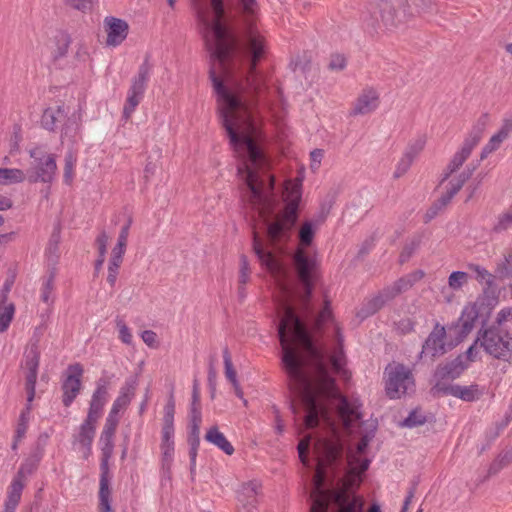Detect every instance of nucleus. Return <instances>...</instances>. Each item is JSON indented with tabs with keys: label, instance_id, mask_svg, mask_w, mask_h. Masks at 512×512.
<instances>
[{
	"label": "nucleus",
	"instance_id": "nucleus-50",
	"mask_svg": "<svg viewBox=\"0 0 512 512\" xmlns=\"http://www.w3.org/2000/svg\"><path fill=\"white\" fill-rule=\"evenodd\" d=\"M413 162L414 161L411 160V158H408L407 156H405L403 154V156L401 157V159L399 160V162L396 166V169L394 172V178H400L403 175H405L407 173V171L410 169Z\"/></svg>",
	"mask_w": 512,
	"mask_h": 512
},
{
	"label": "nucleus",
	"instance_id": "nucleus-20",
	"mask_svg": "<svg viewBox=\"0 0 512 512\" xmlns=\"http://www.w3.org/2000/svg\"><path fill=\"white\" fill-rule=\"evenodd\" d=\"M107 44L117 46L123 42L127 36L128 24L121 19L107 17L105 19Z\"/></svg>",
	"mask_w": 512,
	"mask_h": 512
},
{
	"label": "nucleus",
	"instance_id": "nucleus-14",
	"mask_svg": "<svg viewBox=\"0 0 512 512\" xmlns=\"http://www.w3.org/2000/svg\"><path fill=\"white\" fill-rule=\"evenodd\" d=\"M469 268L475 273L476 280L480 284L485 285L483 294L480 296V298L486 299L487 308L492 309L497 304L498 300V289L497 285L495 284V276L491 274L487 269L479 265L472 264L469 266Z\"/></svg>",
	"mask_w": 512,
	"mask_h": 512
},
{
	"label": "nucleus",
	"instance_id": "nucleus-62",
	"mask_svg": "<svg viewBox=\"0 0 512 512\" xmlns=\"http://www.w3.org/2000/svg\"><path fill=\"white\" fill-rule=\"evenodd\" d=\"M511 132H512V115L503 120L501 128L499 129V131L497 133H499L502 136V138L507 139Z\"/></svg>",
	"mask_w": 512,
	"mask_h": 512
},
{
	"label": "nucleus",
	"instance_id": "nucleus-51",
	"mask_svg": "<svg viewBox=\"0 0 512 512\" xmlns=\"http://www.w3.org/2000/svg\"><path fill=\"white\" fill-rule=\"evenodd\" d=\"M30 417L20 414L15 430L16 440H22L28 429Z\"/></svg>",
	"mask_w": 512,
	"mask_h": 512
},
{
	"label": "nucleus",
	"instance_id": "nucleus-2",
	"mask_svg": "<svg viewBox=\"0 0 512 512\" xmlns=\"http://www.w3.org/2000/svg\"><path fill=\"white\" fill-rule=\"evenodd\" d=\"M294 266L299 281L303 285L301 306L303 317H300L288 300L281 303L282 317L278 326V336L282 347V364L289 380L290 389L302 399L307 413L304 424L306 428H315L319 423L320 407L312 382L304 371L307 358L317 365L319 371L317 392L326 397L339 400L338 412L346 428L361 418L359 405L350 402L340 394L335 380L329 375L324 365L323 353L315 345L307 328V321L313 320V326L319 330L324 323L332 319L330 302L325 300L323 309L314 316L310 308V297L313 290V271L315 262L303 249H298L293 256Z\"/></svg>",
	"mask_w": 512,
	"mask_h": 512
},
{
	"label": "nucleus",
	"instance_id": "nucleus-35",
	"mask_svg": "<svg viewBox=\"0 0 512 512\" xmlns=\"http://www.w3.org/2000/svg\"><path fill=\"white\" fill-rule=\"evenodd\" d=\"M315 228L310 221H306L302 224L299 230V242L302 246H309L314 238Z\"/></svg>",
	"mask_w": 512,
	"mask_h": 512
},
{
	"label": "nucleus",
	"instance_id": "nucleus-54",
	"mask_svg": "<svg viewBox=\"0 0 512 512\" xmlns=\"http://www.w3.org/2000/svg\"><path fill=\"white\" fill-rule=\"evenodd\" d=\"M108 240L109 237L105 231H102L96 238V244L100 256H106Z\"/></svg>",
	"mask_w": 512,
	"mask_h": 512
},
{
	"label": "nucleus",
	"instance_id": "nucleus-61",
	"mask_svg": "<svg viewBox=\"0 0 512 512\" xmlns=\"http://www.w3.org/2000/svg\"><path fill=\"white\" fill-rule=\"evenodd\" d=\"M395 290H396V288H395L394 284H392L390 286L383 288L379 292V294L384 299V301L387 303L399 295V293L396 292Z\"/></svg>",
	"mask_w": 512,
	"mask_h": 512
},
{
	"label": "nucleus",
	"instance_id": "nucleus-57",
	"mask_svg": "<svg viewBox=\"0 0 512 512\" xmlns=\"http://www.w3.org/2000/svg\"><path fill=\"white\" fill-rule=\"evenodd\" d=\"M394 286L396 288V292L401 294L404 291L409 290L413 285L411 283V280L409 279L408 275L399 278L397 281H395Z\"/></svg>",
	"mask_w": 512,
	"mask_h": 512
},
{
	"label": "nucleus",
	"instance_id": "nucleus-53",
	"mask_svg": "<svg viewBox=\"0 0 512 512\" xmlns=\"http://www.w3.org/2000/svg\"><path fill=\"white\" fill-rule=\"evenodd\" d=\"M328 67L331 70L341 71L346 67V58L341 54H334L330 58Z\"/></svg>",
	"mask_w": 512,
	"mask_h": 512
},
{
	"label": "nucleus",
	"instance_id": "nucleus-59",
	"mask_svg": "<svg viewBox=\"0 0 512 512\" xmlns=\"http://www.w3.org/2000/svg\"><path fill=\"white\" fill-rule=\"evenodd\" d=\"M324 156V151L322 149H314L310 153V159H311V168L313 170H316L319 168L321 161Z\"/></svg>",
	"mask_w": 512,
	"mask_h": 512
},
{
	"label": "nucleus",
	"instance_id": "nucleus-42",
	"mask_svg": "<svg viewBox=\"0 0 512 512\" xmlns=\"http://www.w3.org/2000/svg\"><path fill=\"white\" fill-rule=\"evenodd\" d=\"M426 422V416L421 410L415 409L403 421V425L409 428L423 425Z\"/></svg>",
	"mask_w": 512,
	"mask_h": 512
},
{
	"label": "nucleus",
	"instance_id": "nucleus-49",
	"mask_svg": "<svg viewBox=\"0 0 512 512\" xmlns=\"http://www.w3.org/2000/svg\"><path fill=\"white\" fill-rule=\"evenodd\" d=\"M420 241L419 240H412L411 242L407 243L399 256L400 263H405L409 260V258L414 254V252L419 247Z\"/></svg>",
	"mask_w": 512,
	"mask_h": 512
},
{
	"label": "nucleus",
	"instance_id": "nucleus-38",
	"mask_svg": "<svg viewBox=\"0 0 512 512\" xmlns=\"http://www.w3.org/2000/svg\"><path fill=\"white\" fill-rule=\"evenodd\" d=\"M38 378V371H27L25 376V390L28 402H33Z\"/></svg>",
	"mask_w": 512,
	"mask_h": 512
},
{
	"label": "nucleus",
	"instance_id": "nucleus-27",
	"mask_svg": "<svg viewBox=\"0 0 512 512\" xmlns=\"http://www.w3.org/2000/svg\"><path fill=\"white\" fill-rule=\"evenodd\" d=\"M238 501L242 508H256L257 505V487L253 483H246L238 493Z\"/></svg>",
	"mask_w": 512,
	"mask_h": 512
},
{
	"label": "nucleus",
	"instance_id": "nucleus-3",
	"mask_svg": "<svg viewBox=\"0 0 512 512\" xmlns=\"http://www.w3.org/2000/svg\"><path fill=\"white\" fill-rule=\"evenodd\" d=\"M373 436V434L364 435L355 449L348 450L347 487L358 484L361 481V475L368 469L370 461L364 457V454ZM331 496L338 507L337 512H363V500L349 492L348 488L333 491Z\"/></svg>",
	"mask_w": 512,
	"mask_h": 512
},
{
	"label": "nucleus",
	"instance_id": "nucleus-13",
	"mask_svg": "<svg viewBox=\"0 0 512 512\" xmlns=\"http://www.w3.org/2000/svg\"><path fill=\"white\" fill-rule=\"evenodd\" d=\"M445 339V327L436 323L422 345L420 358L429 357L431 360H434L435 358L444 355L447 352Z\"/></svg>",
	"mask_w": 512,
	"mask_h": 512
},
{
	"label": "nucleus",
	"instance_id": "nucleus-60",
	"mask_svg": "<svg viewBox=\"0 0 512 512\" xmlns=\"http://www.w3.org/2000/svg\"><path fill=\"white\" fill-rule=\"evenodd\" d=\"M54 287V274H51L43 285L42 300L48 302L50 294Z\"/></svg>",
	"mask_w": 512,
	"mask_h": 512
},
{
	"label": "nucleus",
	"instance_id": "nucleus-40",
	"mask_svg": "<svg viewBox=\"0 0 512 512\" xmlns=\"http://www.w3.org/2000/svg\"><path fill=\"white\" fill-rule=\"evenodd\" d=\"M14 313L15 306L12 303L5 306L4 310L0 313V333L5 332L9 328V325L13 320Z\"/></svg>",
	"mask_w": 512,
	"mask_h": 512
},
{
	"label": "nucleus",
	"instance_id": "nucleus-41",
	"mask_svg": "<svg viewBox=\"0 0 512 512\" xmlns=\"http://www.w3.org/2000/svg\"><path fill=\"white\" fill-rule=\"evenodd\" d=\"M468 278L469 276L466 272L454 271L448 278L449 287L453 290H458L468 282Z\"/></svg>",
	"mask_w": 512,
	"mask_h": 512
},
{
	"label": "nucleus",
	"instance_id": "nucleus-34",
	"mask_svg": "<svg viewBox=\"0 0 512 512\" xmlns=\"http://www.w3.org/2000/svg\"><path fill=\"white\" fill-rule=\"evenodd\" d=\"M425 145L426 137L419 136L416 139L412 140L407 145L404 155L407 156L408 158H411V160L414 161L418 157V155L423 151Z\"/></svg>",
	"mask_w": 512,
	"mask_h": 512
},
{
	"label": "nucleus",
	"instance_id": "nucleus-19",
	"mask_svg": "<svg viewBox=\"0 0 512 512\" xmlns=\"http://www.w3.org/2000/svg\"><path fill=\"white\" fill-rule=\"evenodd\" d=\"M485 309L487 313L491 310L487 308V300L480 297L475 303L465 306L460 317L463 333H469L473 329L475 321Z\"/></svg>",
	"mask_w": 512,
	"mask_h": 512
},
{
	"label": "nucleus",
	"instance_id": "nucleus-5",
	"mask_svg": "<svg viewBox=\"0 0 512 512\" xmlns=\"http://www.w3.org/2000/svg\"><path fill=\"white\" fill-rule=\"evenodd\" d=\"M471 152L472 149L462 144L460 150L453 155L452 159L443 170L439 185H442L447 180L449 181L446 187V191L438 200L433 203L427 212L428 220L432 219L438 213V211L445 208L451 202L454 196L462 189L464 184L471 178L476 169V166L468 165L461 173L452 177V175L457 172L464 164V162L469 158Z\"/></svg>",
	"mask_w": 512,
	"mask_h": 512
},
{
	"label": "nucleus",
	"instance_id": "nucleus-45",
	"mask_svg": "<svg viewBox=\"0 0 512 512\" xmlns=\"http://www.w3.org/2000/svg\"><path fill=\"white\" fill-rule=\"evenodd\" d=\"M115 321H116V326H117L118 331H119V338H120V340L123 343L127 344V345L132 344L133 336H132V334L130 332V329L128 328V326L124 322V320L119 318V317H117Z\"/></svg>",
	"mask_w": 512,
	"mask_h": 512
},
{
	"label": "nucleus",
	"instance_id": "nucleus-8",
	"mask_svg": "<svg viewBox=\"0 0 512 512\" xmlns=\"http://www.w3.org/2000/svg\"><path fill=\"white\" fill-rule=\"evenodd\" d=\"M385 391L390 399H398L414 391L415 381L411 370L401 363H392L385 368Z\"/></svg>",
	"mask_w": 512,
	"mask_h": 512
},
{
	"label": "nucleus",
	"instance_id": "nucleus-64",
	"mask_svg": "<svg viewBox=\"0 0 512 512\" xmlns=\"http://www.w3.org/2000/svg\"><path fill=\"white\" fill-rule=\"evenodd\" d=\"M512 319V308H504L498 314L496 318V327H500L504 322Z\"/></svg>",
	"mask_w": 512,
	"mask_h": 512
},
{
	"label": "nucleus",
	"instance_id": "nucleus-15",
	"mask_svg": "<svg viewBox=\"0 0 512 512\" xmlns=\"http://www.w3.org/2000/svg\"><path fill=\"white\" fill-rule=\"evenodd\" d=\"M108 381L100 378L96 382V389L94 390L86 417V421L96 424L102 415L103 408L108 398Z\"/></svg>",
	"mask_w": 512,
	"mask_h": 512
},
{
	"label": "nucleus",
	"instance_id": "nucleus-32",
	"mask_svg": "<svg viewBox=\"0 0 512 512\" xmlns=\"http://www.w3.org/2000/svg\"><path fill=\"white\" fill-rule=\"evenodd\" d=\"M512 228V205L504 212L498 215L493 226V231L502 233Z\"/></svg>",
	"mask_w": 512,
	"mask_h": 512
},
{
	"label": "nucleus",
	"instance_id": "nucleus-26",
	"mask_svg": "<svg viewBox=\"0 0 512 512\" xmlns=\"http://www.w3.org/2000/svg\"><path fill=\"white\" fill-rule=\"evenodd\" d=\"M205 440L215 445L227 455H232L234 453L233 445L227 440L225 435L219 431L217 426H212L206 432Z\"/></svg>",
	"mask_w": 512,
	"mask_h": 512
},
{
	"label": "nucleus",
	"instance_id": "nucleus-36",
	"mask_svg": "<svg viewBox=\"0 0 512 512\" xmlns=\"http://www.w3.org/2000/svg\"><path fill=\"white\" fill-rule=\"evenodd\" d=\"M71 43L70 35L66 32H60L56 36L57 48L55 50V58L64 57Z\"/></svg>",
	"mask_w": 512,
	"mask_h": 512
},
{
	"label": "nucleus",
	"instance_id": "nucleus-44",
	"mask_svg": "<svg viewBox=\"0 0 512 512\" xmlns=\"http://www.w3.org/2000/svg\"><path fill=\"white\" fill-rule=\"evenodd\" d=\"M22 471L18 472V475L13 479L9 486L8 496L21 499V494L24 488Z\"/></svg>",
	"mask_w": 512,
	"mask_h": 512
},
{
	"label": "nucleus",
	"instance_id": "nucleus-55",
	"mask_svg": "<svg viewBox=\"0 0 512 512\" xmlns=\"http://www.w3.org/2000/svg\"><path fill=\"white\" fill-rule=\"evenodd\" d=\"M174 426L168 425L162 427V443L170 448L173 445Z\"/></svg>",
	"mask_w": 512,
	"mask_h": 512
},
{
	"label": "nucleus",
	"instance_id": "nucleus-56",
	"mask_svg": "<svg viewBox=\"0 0 512 512\" xmlns=\"http://www.w3.org/2000/svg\"><path fill=\"white\" fill-rule=\"evenodd\" d=\"M194 409L196 411H201L200 394H199V389H198L197 381H194V384H193L192 402H191V407H190V413H193Z\"/></svg>",
	"mask_w": 512,
	"mask_h": 512
},
{
	"label": "nucleus",
	"instance_id": "nucleus-52",
	"mask_svg": "<svg viewBox=\"0 0 512 512\" xmlns=\"http://www.w3.org/2000/svg\"><path fill=\"white\" fill-rule=\"evenodd\" d=\"M118 423H119L118 416L109 413L107 418H106L105 425H104V428H103L102 432L106 433V434H113V435H115Z\"/></svg>",
	"mask_w": 512,
	"mask_h": 512
},
{
	"label": "nucleus",
	"instance_id": "nucleus-46",
	"mask_svg": "<svg viewBox=\"0 0 512 512\" xmlns=\"http://www.w3.org/2000/svg\"><path fill=\"white\" fill-rule=\"evenodd\" d=\"M483 134H484L483 131L472 126V128H471L470 132L468 133L467 137L465 138L463 144L473 150L480 142Z\"/></svg>",
	"mask_w": 512,
	"mask_h": 512
},
{
	"label": "nucleus",
	"instance_id": "nucleus-22",
	"mask_svg": "<svg viewBox=\"0 0 512 512\" xmlns=\"http://www.w3.org/2000/svg\"><path fill=\"white\" fill-rule=\"evenodd\" d=\"M466 369L462 356L438 365L435 370V378L437 380H453L458 378Z\"/></svg>",
	"mask_w": 512,
	"mask_h": 512
},
{
	"label": "nucleus",
	"instance_id": "nucleus-39",
	"mask_svg": "<svg viewBox=\"0 0 512 512\" xmlns=\"http://www.w3.org/2000/svg\"><path fill=\"white\" fill-rule=\"evenodd\" d=\"M504 140L506 139L502 138L499 133L492 135L486 145L482 148L480 159L484 160L489 154L496 151Z\"/></svg>",
	"mask_w": 512,
	"mask_h": 512
},
{
	"label": "nucleus",
	"instance_id": "nucleus-6",
	"mask_svg": "<svg viewBox=\"0 0 512 512\" xmlns=\"http://www.w3.org/2000/svg\"><path fill=\"white\" fill-rule=\"evenodd\" d=\"M410 16L413 12L407 13L405 7L400 11L392 2L382 0L372 5L363 16V27L371 35L385 33L397 28Z\"/></svg>",
	"mask_w": 512,
	"mask_h": 512
},
{
	"label": "nucleus",
	"instance_id": "nucleus-63",
	"mask_svg": "<svg viewBox=\"0 0 512 512\" xmlns=\"http://www.w3.org/2000/svg\"><path fill=\"white\" fill-rule=\"evenodd\" d=\"M141 338L143 342L148 345L149 347H155L156 346V339L157 334L152 330H145L141 334Z\"/></svg>",
	"mask_w": 512,
	"mask_h": 512
},
{
	"label": "nucleus",
	"instance_id": "nucleus-4",
	"mask_svg": "<svg viewBox=\"0 0 512 512\" xmlns=\"http://www.w3.org/2000/svg\"><path fill=\"white\" fill-rule=\"evenodd\" d=\"M316 469L313 477L314 489L311 493L310 512H328L329 494L324 489L327 469L338 465L342 458L343 446L338 442L319 439L314 444Z\"/></svg>",
	"mask_w": 512,
	"mask_h": 512
},
{
	"label": "nucleus",
	"instance_id": "nucleus-18",
	"mask_svg": "<svg viewBox=\"0 0 512 512\" xmlns=\"http://www.w3.org/2000/svg\"><path fill=\"white\" fill-rule=\"evenodd\" d=\"M110 458L102 457L100 464L99 509L100 512H113L111 508V489L109 487V462Z\"/></svg>",
	"mask_w": 512,
	"mask_h": 512
},
{
	"label": "nucleus",
	"instance_id": "nucleus-1",
	"mask_svg": "<svg viewBox=\"0 0 512 512\" xmlns=\"http://www.w3.org/2000/svg\"><path fill=\"white\" fill-rule=\"evenodd\" d=\"M202 34L213 62L209 76L219 119L241 161L237 171L248 190L245 197L260 218L268 244L280 255L292 239L302 192L301 184H286L284 206L276 211L274 178L260 145L262 135L254 114L263 86L256 66L266 53V39L260 32Z\"/></svg>",
	"mask_w": 512,
	"mask_h": 512
},
{
	"label": "nucleus",
	"instance_id": "nucleus-33",
	"mask_svg": "<svg viewBox=\"0 0 512 512\" xmlns=\"http://www.w3.org/2000/svg\"><path fill=\"white\" fill-rule=\"evenodd\" d=\"M385 304H386V302L381 297V295L378 293L376 296H374L373 298L369 299L365 303V305L361 309L359 315H361L362 317H367L369 315H373L377 311H379Z\"/></svg>",
	"mask_w": 512,
	"mask_h": 512
},
{
	"label": "nucleus",
	"instance_id": "nucleus-30",
	"mask_svg": "<svg viewBox=\"0 0 512 512\" xmlns=\"http://www.w3.org/2000/svg\"><path fill=\"white\" fill-rule=\"evenodd\" d=\"M335 332H336V340L339 345V349L337 351H335V353L331 356L330 361H331V364H332V367L334 368V370L337 373H339L342 370V367L344 364V355H343V350H342L343 335H342L339 327L335 328Z\"/></svg>",
	"mask_w": 512,
	"mask_h": 512
},
{
	"label": "nucleus",
	"instance_id": "nucleus-37",
	"mask_svg": "<svg viewBox=\"0 0 512 512\" xmlns=\"http://www.w3.org/2000/svg\"><path fill=\"white\" fill-rule=\"evenodd\" d=\"M223 361H224V368H225V376H226L227 380L231 384H236V382H238L237 373L233 367L232 358H231L230 352L227 347L224 348V350H223Z\"/></svg>",
	"mask_w": 512,
	"mask_h": 512
},
{
	"label": "nucleus",
	"instance_id": "nucleus-43",
	"mask_svg": "<svg viewBox=\"0 0 512 512\" xmlns=\"http://www.w3.org/2000/svg\"><path fill=\"white\" fill-rule=\"evenodd\" d=\"M22 471L18 472V475L13 479L9 486L8 496L21 499V494L24 488Z\"/></svg>",
	"mask_w": 512,
	"mask_h": 512
},
{
	"label": "nucleus",
	"instance_id": "nucleus-24",
	"mask_svg": "<svg viewBox=\"0 0 512 512\" xmlns=\"http://www.w3.org/2000/svg\"><path fill=\"white\" fill-rule=\"evenodd\" d=\"M136 389L135 380H127L121 387L118 397L113 402L109 413L113 415L119 414L120 411L125 410L130 404Z\"/></svg>",
	"mask_w": 512,
	"mask_h": 512
},
{
	"label": "nucleus",
	"instance_id": "nucleus-23",
	"mask_svg": "<svg viewBox=\"0 0 512 512\" xmlns=\"http://www.w3.org/2000/svg\"><path fill=\"white\" fill-rule=\"evenodd\" d=\"M96 424L84 420L80 425L79 431L74 435V443H78L82 450L85 458L89 457L91 453V446L95 436Z\"/></svg>",
	"mask_w": 512,
	"mask_h": 512
},
{
	"label": "nucleus",
	"instance_id": "nucleus-31",
	"mask_svg": "<svg viewBox=\"0 0 512 512\" xmlns=\"http://www.w3.org/2000/svg\"><path fill=\"white\" fill-rule=\"evenodd\" d=\"M63 180L67 185H71L74 179V168L77 163V156L74 152L68 151L65 155Z\"/></svg>",
	"mask_w": 512,
	"mask_h": 512
},
{
	"label": "nucleus",
	"instance_id": "nucleus-12",
	"mask_svg": "<svg viewBox=\"0 0 512 512\" xmlns=\"http://www.w3.org/2000/svg\"><path fill=\"white\" fill-rule=\"evenodd\" d=\"M83 367L80 363L71 364L67 368V375L61 384L62 403L65 407H69L82 389L81 377L83 375Z\"/></svg>",
	"mask_w": 512,
	"mask_h": 512
},
{
	"label": "nucleus",
	"instance_id": "nucleus-17",
	"mask_svg": "<svg viewBox=\"0 0 512 512\" xmlns=\"http://www.w3.org/2000/svg\"><path fill=\"white\" fill-rule=\"evenodd\" d=\"M379 105V94L373 88L364 89L356 98L353 107L350 110V115H366L374 110Z\"/></svg>",
	"mask_w": 512,
	"mask_h": 512
},
{
	"label": "nucleus",
	"instance_id": "nucleus-29",
	"mask_svg": "<svg viewBox=\"0 0 512 512\" xmlns=\"http://www.w3.org/2000/svg\"><path fill=\"white\" fill-rule=\"evenodd\" d=\"M25 180V173L17 168H0V185L21 183Z\"/></svg>",
	"mask_w": 512,
	"mask_h": 512
},
{
	"label": "nucleus",
	"instance_id": "nucleus-25",
	"mask_svg": "<svg viewBox=\"0 0 512 512\" xmlns=\"http://www.w3.org/2000/svg\"><path fill=\"white\" fill-rule=\"evenodd\" d=\"M67 117L64 106L49 107L44 110L41 117V125L48 131H55L58 123H62Z\"/></svg>",
	"mask_w": 512,
	"mask_h": 512
},
{
	"label": "nucleus",
	"instance_id": "nucleus-21",
	"mask_svg": "<svg viewBox=\"0 0 512 512\" xmlns=\"http://www.w3.org/2000/svg\"><path fill=\"white\" fill-rule=\"evenodd\" d=\"M443 391L445 394L454 396L466 402L478 400L484 394V389L480 388L478 384H471L469 386L454 384L443 388Z\"/></svg>",
	"mask_w": 512,
	"mask_h": 512
},
{
	"label": "nucleus",
	"instance_id": "nucleus-47",
	"mask_svg": "<svg viewBox=\"0 0 512 512\" xmlns=\"http://www.w3.org/2000/svg\"><path fill=\"white\" fill-rule=\"evenodd\" d=\"M311 436L303 438L298 444V454L302 464L309 467L308 450L310 446Z\"/></svg>",
	"mask_w": 512,
	"mask_h": 512
},
{
	"label": "nucleus",
	"instance_id": "nucleus-48",
	"mask_svg": "<svg viewBox=\"0 0 512 512\" xmlns=\"http://www.w3.org/2000/svg\"><path fill=\"white\" fill-rule=\"evenodd\" d=\"M250 267L248 259L245 255L240 256L239 284L246 285L250 279Z\"/></svg>",
	"mask_w": 512,
	"mask_h": 512
},
{
	"label": "nucleus",
	"instance_id": "nucleus-58",
	"mask_svg": "<svg viewBox=\"0 0 512 512\" xmlns=\"http://www.w3.org/2000/svg\"><path fill=\"white\" fill-rule=\"evenodd\" d=\"M65 3L68 6L83 12L91 8L89 0H65Z\"/></svg>",
	"mask_w": 512,
	"mask_h": 512
},
{
	"label": "nucleus",
	"instance_id": "nucleus-9",
	"mask_svg": "<svg viewBox=\"0 0 512 512\" xmlns=\"http://www.w3.org/2000/svg\"><path fill=\"white\" fill-rule=\"evenodd\" d=\"M29 155L33 159V162L31 168L28 170V181L31 183H51L57 171L56 156L47 153L42 146L30 149Z\"/></svg>",
	"mask_w": 512,
	"mask_h": 512
},
{
	"label": "nucleus",
	"instance_id": "nucleus-16",
	"mask_svg": "<svg viewBox=\"0 0 512 512\" xmlns=\"http://www.w3.org/2000/svg\"><path fill=\"white\" fill-rule=\"evenodd\" d=\"M190 423H189V435H188V443L190 445V468L191 471L195 469L196 466V457L198 448L200 445V426L202 423V414L201 411H196L194 409L193 413H189Z\"/></svg>",
	"mask_w": 512,
	"mask_h": 512
},
{
	"label": "nucleus",
	"instance_id": "nucleus-7",
	"mask_svg": "<svg viewBox=\"0 0 512 512\" xmlns=\"http://www.w3.org/2000/svg\"><path fill=\"white\" fill-rule=\"evenodd\" d=\"M253 251L256 254L258 260L261 265L265 267L269 273L275 278L279 287L283 290V292L290 296V289L288 284L286 283V279L288 277V270L286 265L282 261L281 257L270 250H267L263 246L262 239L259 233L253 228Z\"/></svg>",
	"mask_w": 512,
	"mask_h": 512
},
{
	"label": "nucleus",
	"instance_id": "nucleus-28",
	"mask_svg": "<svg viewBox=\"0 0 512 512\" xmlns=\"http://www.w3.org/2000/svg\"><path fill=\"white\" fill-rule=\"evenodd\" d=\"M40 364V349L38 341L32 342L24 353L23 367L26 371H38Z\"/></svg>",
	"mask_w": 512,
	"mask_h": 512
},
{
	"label": "nucleus",
	"instance_id": "nucleus-10",
	"mask_svg": "<svg viewBox=\"0 0 512 512\" xmlns=\"http://www.w3.org/2000/svg\"><path fill=\"white\" fill-rule=\"evenodd\" d=\"M480 341L484 350L494 358L509 361L512 357V336L500 327L484 330Z\"/></svg>",
	"mask_w": 512,
	"mask_h": 512
},
{
	"label": "nucleus",
	"instance_id": "nucleus-11",
	"mask_svg": "<svg viewBox=\"0 0 512 512\" xmlns=\"http://www.w3.org/2000/svg\"><path fill=\"white\" fill-rule=\"evenodd\" d=\"M151 69L152 65L149 61V57L146 56L143 63L139 66L137 74L131 79V86L128 90L126 103L123 108V116L125 119L130 118L143 99Z\"/></svg>",
	"mask_w": 512,
	"mask_h": 512
}]
</instances>
